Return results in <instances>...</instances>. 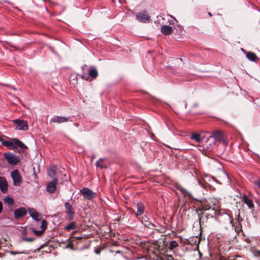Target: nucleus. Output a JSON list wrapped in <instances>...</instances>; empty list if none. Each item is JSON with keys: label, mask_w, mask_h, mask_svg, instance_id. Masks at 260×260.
<instances>
[{"label": "nucleus", "mask_w": 260, "mask_h": 260, "mask_svg": "<svg viewBox=\"0 0 260 260\" xmlns=\"http://www.w3.org/2000/svg\"><path fill=\"white\" fill-rule=\"evenodd\" d=\"M216 142L213 138L209 137L207 139L203 146L199 145L198 149L206 156H209L213 151Z\"/></svg>", "instance_id": "obj_1"}, {"label": "nucleus", "mask_w": 260, "mask_h": 260, "mask_svg": "<svg viewBox=\"0 0 260 260\" xmlns=\"http://www.w3.org/2000/svg\"><path fill=\"white\" fill-rule=\"evenodd\" d=\"M178 189L181 192V193L184 195L185 197H187L188 198V199L191 200V203L193 204L197 203V205L199 206L198 208L196 209V211L198 215L199 219L201 220V216L203 214V209L200 207V206L202 204V201L197 199L194 198L191 193L188 192L187 190L182 187H179Z\"/></svg>", "instance_id": "obj_2"}, {"label": "nucleus", "mask_w": 260, "mask_h": 260, "mask_svg": "<svg viewBox=\"0 0 260 260\" xmlns=\"http://www.w3.org/2000/svg\"><path fill=\"white\" fill-rule=\"evenodd\" d=\"M3 145L10 149H16L20 147L22 149H26L27 147L21 141L14 139L12 141H5L3 142Z\"/></svg>", "instance_id": "obj_3"}, {"label": "nucleus", "mask_w": 260, "mask_h": 260, "mask_svg": "<svg viewBox=\"0 0 260 260\" xmlns=\"http://www.w3.org/2000/svg\"><path fill=\"white\" fill-rule=\"evenodd\" d=\"M145 207L143 203L140 202L137 204V212L136 213V216L142 223L144 224L145 226H147L149 225V222L147 220L145 221H143V214L144 212Z\"/></svg>", "instance_id": "obj_4"}, {"label": "nucleus", "mask_w": 260, "mask_h": 260, "mask_svg": "<svg viewBox=\"0 0 260 260\" xmlns=\"http://www.w3.org/2000/svg\"><path fill=\"white\" fill-rule=\"evenodd\" d=\"M83 198L87 200H91L96 197V193L87 187H83L80 190Z\"/></svg>", "instance_id": "obj_5"}, {"label": "nucleus", "mask_w": 260, "mask_h": 260, "mask_svg": "<svg viewBox=\"0 0 260 260\" xmlns=\"http://www.w3.org/2000/svg\"><path fill=\"white\" fill-rule=\"evenodd\" d=\"M5 158L8 163L11 166H15L20 161L19 157L10 152H6L4 154Z\"/></svg>", "instance_id": "obj_6"}, {"label": "nucleus", "mask_w": 260, "mask_h": 260, "mask_svg": "<svg viewBox=\"0 0 260 260\" xmlns=\"http://www.w3.org/2000/svg\"><path fill=\"white\" fill-rule=\"evenodd\" d=\"M136 19L142 23H149L151 20L150 16L146 10L139 12L136 15Z\"/></svg>", "instance_id": "obj_7"}, {"label": "nucleus", "mask_w": 260, "mask_h": 260, "mask_svg": "<svg viewBox=\"0 0 260 260\" xmlns=\"http://www.w3.org/2000/svg\"><path fill=\"white\" fill-rule=\"evenodd\" d=\"M64 208L66 209V213L67 215V219L68 220H73L74 218L75 210L72 205L69 202H66L64 203Z\"/></svg>", "instance_id": "obj_8"}, {"label": "nucleus", "mask_w": 260, "mask_h": 260, "mask_svg": "<svg viewBox=\"0 0 260 260\" xmlns=\"http://www.w3.org/2000/svg\"><path fill=\"white\" fill-rule=\"evenodd\" d=\"M11 176L13 180V184L15 186H20L22 182V177L17 170L13 171Z\"/></svg>", "instance_id": "obj_9"}, {"label": "nucleus", "mask_w": 260, "mask_h": 260, "mask_svg": "<svg viewBox=\"0 0 260 260\" xmlns=\"http://www.w3.org/2000/svg\"><path fill=\"white\" fill-rule=\"evenodd\" d=\"M13 122L17 125L16 129L26 131L28 128L27 122L24 120H20L19 119H14Z\"/></svg>", "instance_id": "obj_10"}, {"label": "nucleus", "mask_w": 260, "mask_h": 260, "mask_svg": "<svg viewBox=\"0 0 260 260\" xmlns=\"http://www.w3.org/2000/svg\"><path fill=\"white\" fill-rule=\"evenodd\" d=\"M58 183V179L57 178H54L53 180L49 182L46 186L47 191L50 193H53L55 192L56 189V185Z\"/></svg>", "instance_id": "obj_11"}, {"label": "nucleus", "mask_w": 260, "mask_h": 260, "mask_svg": "<svg viewBox=\"0 0 260 260\" xmlns=\"http://www.w3.org/2000/svg\"><path fill=\"white\" fill-rule=\"evenodd\" d=\"M27 213L26 210L23 207H20L15 210L14 214L16 219H19L24 216Z\"/></svg>", "instance_id": "obj_12"}, {"label": "nucleus", "mask_w": 260, "mask_h": 260, "mask_svg": "<svg viewBox=\"0 0 260 260\" xmlns=\"http://www.w3.org/2000/svg\"><path fill=\"white\" fill-rule=\"evenodd\" d=\"M210 137L213 138L215 141H223V135L221 131H216L212 133L209 136Z\"/></svg>", "instance_id": "obj_13"}, {"label": "nucleus", "mask_w": 260, "mask_h": 260, "mask_svg": "<svg viewBox=\"0 0 260 260\" xmlns=\"http://www.w3.org/2000/svg\"><path fill=\"white\" fill-rule=\"evenodd\" d=\"M242 50L245 54L246 57L249 60L255 62H258L259 58L255 53L250 51L247 52L243 49H242Z\"/></svg>", "instance_id": "obj_14"}, {"label": "nucleus", "mask_w": 260, "mask_h": 260, "mask_svg": "<svg viewBox=\"0 0 260 260\" xmlns=\"http://www.w3.org/2000/svg\"><path fill=\"white\" fill-rule=\"evenodd\" d=\"M70 120V117L56 116L52 117L50 121L54 123H61L67 122Z\"/></svg>", "instance_id": "obj_15"}, {"label": "nucleus", "mask_w": 260, "mask_h": 260, "mask_svg": "<svg viewBox=\"0 0 260 260\" xmlns=\"http://www.w3.org/2000/svg\"><path fill=\"white\" fill-rule=\"evenodd\" d=\"M47 226V222L46 220L43 219L42 220V224L41 225V228L42 229L41 230H36L34 229L32 230V232L37 236H41L43 232L45 231V230L46 229Z\"/></svg>", "instance_id": "obj_16"}, {"label": "nucleus", "mask_w": 260, "mask_h": 260, "mask_svg": "<svg viewBox=\"0 0 260 260\" xmlns=\"http://www.w3.org/2000/svg\"><path fill=\"white\" fill-rule=\"evenodd\" d=\"M0 189L3 193L8 191V183L4 177H0Z\"/></svg>", "instance_id": "obj_17"}, {"label": "nucleus", "mask_w": 260, "mask_h": 260, "mask_svg": "<svg viewBox=\"0 0 260 260\" xmlns=\"http://www.w3.org/2000/svg\"><path fill=\"white\" fill-rule=\"evenodd\" d=\"M32 229H30L28 231L26 228L23 229V230L22 231V238L23 240H24L25 241H27V242H29L34 241L35 238L34 237L29 238V237H26V236L27 234H28L30 232L32 231Z\"/></svg>", "instance_id": "obj_18"}, {"label": "nucleus", "mask_w": 260, "mask_h": 260, "mask_svg": "<svg viewBox=\"0 0 260 260\" xmlns=\"http://www.w3.org/2000/svg\"><path fill=\"white\" fill-rule=\"evenodd\" d=\"M29 214L30 216L35 220L39 221L41 220V215L38 213L37 210L34 209H31L29 210Z\"/></svg>", "instance_id": "obj_19"}, {"label": "nucleus", "mask_w": 260, "mask_h": 260, "mask_svg": "<svg viewBox=\"0 0 260 260\" xmlns=\"http://www.w3.org/2000/svg\"><path fill=\"white\" fill-rule=\"evenodd\" d=\"M161 32L165 35H170L172 33L173 29L171 26L165 25L161 26Z\"/></svg>", "instance_id": "obj_20"}, {"label": "nucleus", "mask_w": 260, "mask_h": 260, "mask_svg": "<svg viewBox=\"0 0 260 260\" xmlns=\"http://www.w3.org/2000/svg\"><path fill=\"white\" fill-rule=\"evenodd\" d=\"M242 201L246 204L249 208L254 207V204L252 200L249 199L247 195L244 194L242 197Z\"/></svg>", "instance_id": "obj_21"}, {"label": "nucleus", "mask_w": 260, "mask_h": 260, "mask_svg": "<svg viewBox=\"0 0 260 260\" xmlns=\"http://www.w3.org/2000/svg\"><path fill=\"white\" fill-rule=\"evenodd\" d=\"M88 75L93 79L96 78L98 75L97 70L94 67H90L88 71Z\"/></svg>", "instance_id": "obj_22"}, {"label": "nucleus", "mask_w": 260, "mask_h": 260, "mask_svg": "<svg viewBox=\"0 0 260 260\" xmlns=\"http://www.w3.org/2000/svg\"><path fill=\"white\" fill-rule=\"evenodd\" d=\"M77 228L76 222L73 221L67 225L64 229L67 231H70L71 230H75Z\"/></svg>", "instance_id": "obj_23"}, {"label": "nucleus", "mask_w": 260, "mask_h": 260, "mask_svg": "<svg viewBox=\"0 0 260 260\" xmlns=\"http://www.w3.org/2000/svg\"><path fill=\"white\" fill-rule=\"evenodd\" d=\"M191 139L195 140L197 142H200L202 140L201 135L198 133H192L190 136Z\"/></svg>", "instance_id": "obj_24"}, {"label": "nucleus", "mask_w": 260, "mask_h": 260, "mask_svg": "<svg viewBox=\"0 0 260 260\" xmlns=\"http://www.w3.org/2000/svg\"><path fill=\"white\" fill-rule=\"evenodd\" d=\"M4 201L9 206H12L14 203L13 199L9 197H6Z\"/></svg>", "instance_id": "obj_25"}, {"label": "nucleus", "mask_w": 260, "mask_h": 260, "mask_svg": "<svg viewBox=\"0 0 260 260\" xmlns=\"http://www.w3.org/2000/svg\"><path fill=\"white\" fill-rule=\"evenodd\" d=\"M178 246V243L176 241H172L170 242L169 248L172 250Z\"/></svg>", "instance_id": "obj_26"}, {"label": "nucleus", "mask_w": 260, "mask_h": 260, "mask_svg": "<svg viewBox=\"0 0 260 260\" xmlns=\"http://www.w3.org/2000/svg\"><path fill=\"white\" fill-rule=\"evenodd\" d=\"M96 167L101 169L107 168L106 165L103 162V159H100L96 162Z\"/></svg>", "instance_id": "obj_27"}, {"label": "nucleus", "mask_w": 260, "mask_h": 260, "mask_svg": "<svg viewBox=\"0 0 260 260\" xmlns=\"http://www.w3.org/2000/svg\"><path fill=\"white\" fill-rule=\"evenodd\" d=\"M242 257L238 255H234L230 257V260H240Z\"/></svg>", "instance_id": "obj_28"}, {"label": "nucleus", "mask_w": 260, "mask_h": 260, "mask_svg": "<svg viewBox=\"0 0 260 260\" xmlns=\"http://www.w3.org/2000/svg\"><path fill=\"white\" fill-rule=\"evenodd\" d=\"M55 174H56V171H55V170L54 168H52V169H51V172H50V173H49V176H50V177H53L54 176H55Z\"/></svg>", "instance_id": "obj_29"}, {"label": "nucleus", "mask_w": 260, "mask_h": 260, "mask_svg": "<svg viewBox=\"0 0 260 260\" xmlns=\"http://www.w3.org/2000/svg\"><path fill=\"white\" fill-rule=\"evenodd\" d=\"M254 183V184L257 187H258L259 188H260V179H258V180H255Z\"/></svg>", "instance_id": "obj_30"}, {"label": "nucleus", "mask_w": 260, "mask_h": 260, "mask_svg": "<svg viewBox=\"0 0 260 260\" xmlns=\"http://www.w3.org/2000/svg\"><path fill=\"white\" fill-rule=\"evenodd\" d=\"M80 76L81 78L84 80H87L88 79V77L86 75H84V74H83L82 75H80Z\"/></svg>", "instance_id": "obj_31"}, {"label": "nucleus", "mask_w": 260, "mask_h": 260, "mask_svg": "<svg viewBox=\"0 0 260 260\" xmlns=\"http://www.w3.org/2000/svg\"><path fill=\"white\" fill-rule=\"evenodd\" d=\"M255 255L259 258V260H260V251L256 250L255 251Z\"/></svg>", "instance_id": "obj_32"}, {"label": "nucleus", "mask_w": 260, "mask_h": 260, "mask_svg": "<svg viewBox=\"0 0 260 260\" xmlns=\"http://www.w3.org/2000/svg\"><path fill=\"white\" fill-rule=\"evenodd\" d=\"M3 211V203L0 201V214L2 213Z\"/></svg>", "instance_id": "obj_33"}, {"label": "nucleus", "mask_w": 260, "mask_h": 260, "mask_svg": "<svg viewBox=\"0 0 260 260\" xmlns=\"http://www.w3.org/2000/svg\"><path fill=\"white\" fill-rule=\"evenodd\" d=\"M244 240H245L247 243H250L251 242V239H250V238H248V237H247V238H245Z\"/></svg>", "instance_id": "obj_34"}, {"label": "nucleus", "mask_w": 260, "mask_h": 260, "mask_svg": "<svg viewBox=\"0 0 260 260\" xmlns=\"http://www.w3.org/2000/svg\"><path fill=\"white\" fill-rule=\"evenodd\" d=\"M10 252L13 255H15V254H17L18 253H21V252H15V251H11Z\"/></svg>", "instance_id": "obj_35"}, {"label": "nucleus", "mask_w": 260, "mask_h": 260, "mask_svg": "<svg viewBox=\"0 0 260 260\" xmlns=\"http://www.w3.org/2000/svg\"><path fill=\"white\" fill-rule=\"evenodd\" d=\"M86 67H87V65H86V64L83 65V66L82 67V70H83V71H84V69H85V68H86Z\"/></svg>", "instance_id": "obj_36"}, {"label": "nucleus", "mask_w": 260, "mask_h": 260, "mask_svg": "<svg viewBox=\"0 0 260 260\" xmlns=\"http://www.w3.org/2000/svg\"><path fill=\"white\" fill-rule=\"evenodd\" d=\"M168 22H169L170 24H173V20H169Z\"/></svg>", "instance_id": "obj_37"}, {"label": "nucleus", "mask_w": 260, "mask_h": 260, "mask_svg": "<svg viewBox=\"0 0 260 260\" xmlns=\"http://www.w3.org/2000/svg\"><path fill=\"white\" fill-rule=\"evenodd\" d=\"M0 142H3V139L2 138V136L0 135Z\"/></svg>", "instance_id": "obj_38"}, {"label": "nucleus", "mask_w": 260, "mask_h": 260, "mask_svg": "<svg viewBox=\"0 0 260 260\" xmlns=\"http://www.w3.org/2000/svg\"><path fill=\"white\" fill-rule=\"evenodd\" d=\"M200 184H201L204 188H205L206 187V186L202 185L200 181Z\"/></svg>", "instance_id": "obj_39"}, {"label": "nucleus", "mask_w": 260, "mask_h": 260, "mask_svg": "<svg viewBox=\"0 0 260 260\" xmlns=\"http://www.w3.org/2000/svg\"><path fill=\"white\" fill-rule=\"evenodd\" d=\"M208 14L210 17L212 16V14L210 12H208Z\"/></svg>", "instance_id": "obj_40"}, {"label": "nucleus", "mask_w": 260, "mask_h": 260, "mask_svg": "<svg viewBox=\"0 0 260 260\" xmlns=\"http://www.w3.org/2000/svg\"><path fill=\"white\" fill-rule=\"evenodd\" d=\"M75 79H76V82H77V77H75Z\"/></svg>", "instance_id": "obj_41"}]
</instances>
